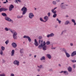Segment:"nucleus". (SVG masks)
Listing matches in <instances>:
<instances>
[{
    "mask_svg": "<svg viewBox=\"0 0 76 76\" xmlns=\"http://www.w3.org/2000/svg\"><path fill=\"white\" fill-rule=\"evenodd\" d=\"M9 30L10 32L13 34V38H14V39H17V35H18L17 32L14 30L11 29V28H9Z\"/></svg>",
    "mask_w": 76,
    "mask_h": 76,
    "instance_id": "1",
    "label": "nucleus"
},
{
    "mask_svg": "<svg viewBox=\"0 0 76 76\" xmlns=\"http://www.w3.org/2000/svg\"><path fill=\"white\" fill-rule=\"evenodd\" d=\"M39 43L40 45L38 46V48L39 49H41L43 47V46H44L42 45V40L39 39Z\"/></svg>",
    "mask_w": 76,
    "mask_h": 76,
    "instance_id": "2",
    "label": "nucleus"
},
{
    "mask_svg": "<svg viewBox=\"0 0 76 76\" xmlns=\"http://www.w3.org/2000/svg\"><path fill=\"white\" fill-rule=\"evenodd\" d=\"M21 11H23L22 15H25L26 12H27V8L25 7H23L21 9Z\"/></svg>",
    "mask_w": 76,
    "mask_h": 76,
    "instance_id": "3",
    "label": "nucleus"
},
{
    "mask_svg": "<svg viewBox=\"0 0 76 76\" xmlns=\"http://www.w3.org/2000/svg\"><path fill=\"white\" fill-rule=\"evenodd\" d=\"M23 38H27L29 42H31L32 41V40H31V38L28 36L25 35L23 37Z\"/></svg>",
    "mask_w": 76,
    "mask_h": 76,
    "instance_id": "4",
    "label": "nucleus"
},
{
    "mask_svg": "<svg viewBox=\"0 0 76 76\" xmlns=\"http://www.w3.org/2000/svg\"><path fill=\"white\" fill-rule=\"evenodd\" d=\"M60 7L62 9H66V7L65 6V4L64 3H62L60 5Z\"/></svg>",
    "mask_w": 76,
    "mask_h": 76,
    "instance_id": "5",
    "label": "nucleus"
},
{
    "mask_svg": "<svg viewBox=\"0 0 76 76\" xmlns=\"http://www.w3.org/2000/svg\"><path fill=\"white\" fill-rule=\"evenodd\" d=\"M13 64L14 65L16 66H19V61L15 60L13 62Z\"/></svg>",
    "mask_w": 76,
    "mask_h": 76,
    "instance_id": "6",
    "label": "nucleus"
},
{
    "mask_svg": "<svg viewBox=\"0 0 76 76\" xmlns=\"http://www.w3.org/2000/svg\"><path fill=\"white\" fill-rule=\"evenodd\" d=\"M29 17L30 19H32L34 17V15L32 13H30L29 14Z\"/></svg>",
    "mask_w": 76,
    "mask_h": 76,
    "instance_id": "7",
    "label": "nucleus"
},
{
    "mask_svg": "<svg viewBox=\"0 0 76 76\" xmlns=\"http://www.w3.org/2000/svg\"><path fill=\"white\" fill-rule=\"evenodd\" d=\"M14 8V6L13 5H10L9 7V11H12V9H13Z\"/></svg>",
    "mask_w": 76,
    "mask_h": 76,
    "instance_id": "8",
    "label": "nucleus"
},
{
    "mask_svg": "<svg viewBox=\"0 0 76 76\" xmlns=\"http://www.w3.org/2000/svg\"><path fill=\"white\" fill-rule=\"evenodd\" d=\"M34 44L36 47H38V46L39 44H38V42H37V39H34Z\"/></svg>",
    "mask_w": 76,
    "mask_h": 76,
    "instance_id": "9",
    "label": "nucleus"
},
{
    "mask_svg": "<svg viewBox=\"0 0 76 76\" xmlns=\"http://www.w3.org/2000/svg\"><path fill=\"white\" fill-rule=\"evenodd\" d=\"M12 45L13 48H16L17 47V44L15 42L12 43Z\"/></svg>",
    "mask_w": 76,
    "mask_h": 76,
    "instance_id": "10",
    "label": "nucleus"
},
{
    "mask_svg": "<svg viewBox=\"0 0 76 76\" xmlns=\"http://www.w3.org/2000/svg\"><path fill=\"white\" fill-rule=\"evenodd\" d=\"M76 55V51H74L71 54V57H73Z\"/></svg>",
    "mask_w": 76,
    "mask_h": 76,
    "instance_id": "11",
    "label": "nucleus"
},
{
    "mask_svg": "<svg viewBox=\"0 0 76 76\" xmlns=\"http://www.w3.org/2000/svg\"><path fill=\"white\" fill-rule=\"evenodd\" d=\"M44 19L45 20V22H46L47 21H48V16H45L44 17Z\"/></svg>",
    "mask_w": 76,
    "mask_h": 76,
    "instance_id": "12",
    "label": "nucleus"
},
{
    "mask_svg": "<svg viewBox=\"0 0 76 76\" xmlns=\"http://www.w3.org/2000/svg\"><path fill=\"white\" fill-rule=\"evenodd\" d=\"M46 57H47V58H48L49 59H51V55L50 54H47L46 55Z\"/></svg>",
    "mask_w": 76,
    "mask_h": 76,
    "instance_id": "13",
    "label": "nucleus"
},
{
    "mask_svg": "<svg viewBox=\"0 0 76 76\" xmlns=\"http://www.w3.org/2000/svg\"><path fill=\"white\" fill-rule=\"evenodd\" d=\"M65 54L66 55V57H67L68 58H69L70 57V54L69 53H67V52L65 53Z\"/></svg>",
    "mask_w": 76,
    "mask_h": 76,
    "instance_id": "14",
    "label": "nucleus"
},
{
    "mask_svg": "<svg viewBox=\"0 0 76 76\" xmlns=\"http://www.w3.org/2000/svg\"><path fill=\"white\" fill-rule=\"evenodd\" d=\"M15 55V50H12L11 51V56H14Z\"/></svg>",
    "mask_w": 76,
    "mask_h": 76,
    "instance_id": "15",
    "label": "nucleus"
},
{
    "mask_svg": "<svg viewBox=\"0 0 76 76\" xmlns=\"http://www.w3.org/2000/svg\"><path fill=\"white\" fill-rule=\"evenodd\" d=\"M68 70L69 72H71L72 71V68L70 66H69L68 68Z\"/></svg>",
    "mask_w": 76,
    "mask_h": 76,
    "instance_id": "16",
    "label": "nucleus"
},
{
    "mask_svg": "<svg viewBox=\"0 0 76 76\" xmlns=\"http://www.w3.org/2000/svg\"><path fill=\"white\" fill-rule=\"evenodd\" d=\"M63 74L65 75H69V72L67 71H64Z\"/></svg>",
    "mask_w": 76,
    "mask_h": 76,
    "instance_id": "17",
    "label": "nucleus"
},
{
    "mask_svg": "<svg viewBox=\"0 0 76 76\" xmlns=\"http://www.w3.org/2000/svg\"><path fill=\"white\" fill-rule=\"evenodd\" d=\"M71 21L72 22H73L74 23V25L75 26L76 25V23L75 20L74 19H72L71 20Z\"/></svg>",
    "mask_w": 76,
    "mask_h": 76,
    "instance_id": "18",
    "label": "nucleus"
},
{
    "mask_svg": "<svg viewBox=\"0 0 76 76\" xmlns=\"http://www.w3.org/2000/svg\"><path fill=\"white\" fill-rule=\"evenodd\" d=\"M69 23H70V21L69 20H67L65 22L64 24L67 25Z\"/></svg>",
    "mask_w": 76,
    "mask_h": 76,
    "instance_id": "19",
    "label": "nucleus"
},
{
    "mask_svg": "<svg viewBox=\"0 0 76 76\" xmlns=\"http://www.w3.org/2000/svg\"><path fill=\"white\" fill-rule=\"evenodd\" d=\"M5 19L6 20H7V21H9V22L10 20V18L8 17H6L5 18Z\"/></svg>",
    "mask_w": 76,
    "mask_h": 76,
    "instance_id": "20",
    "label": "nucleus"
},
{
    "mask_svg": "<svg viewBox=\"0 0 76 76\" xmlns=\"http://www.w3.org/2000/svg\"><path fill=\"white\" fill-rule=\"evenodd\" d=\"M1 14V15H2V16H4V17H6V16H7V15L6 14V13H2Z\"/></svg>",
    "mask_w": 76,
    "mask_h": 76,
    "instance_id": "21",
    "label": "nucleus"
},
{
    "mask_svg": "<svg viewBox=\"0 0 76 76\" xmlns=\"http://www.w3.org/2000/svg\"><path fill=\"white\" fill-rule=\"evenodd\" d=\"M45 60V57L44 56H42L40 59V60Z\"/></svg>",
    "mask_w": 76,
    "mask_h": 76,
    "instance_id": "22",
    "label": "nucleus"
},
{
    "mask_svg": "<svg viewBox=\"0 0 76 76\" xmlns=\"http://www.w3.org/2000/svg\"><path fill=\"white\" fill-rule=\"evenodd\" d=\"M37 67H38L39 68V69H41L42 68H43V65H41L39 66H38Z\"/></svg>",
    "mask_w": 76,
    "mask_h": 76,
    "instance_id": "23",
    "label": "nucleus"
},
{
    "mask_svg": "<svg viewBox=\"0 0 76 76\" xmlns=\"http://www.w3.org/2000/svg\"><path fill=\"white\" fill-rule=\"evenodd\" d=\"M61 50H62V51H64L65 53H66L67 52V50L64 48H63L62 49H61Z\"/></svg>",
    "mask_w": 76,
    "mask_h": 76,
    "instance_id": "24",
    "label": "nucleus"
},
{
    "mask_svg": "<svg viewBox=\"0 0 76 76\" xmlns=\"http://www.w3.org/2000/svg\"><path fill=\"white\" fill-rule=\"evenodd\" d=\"M52 4L53 5H56L57 4V2L56 1H52Z\"/></svg>",
    "mask_w": 76,
    "mask_h": 76,
    "instance_id": "25",
    "label": "nucleus"
},
{
    "mask_svg": "<svg viewBox=\"0 0 76 76\" xmlns=\"http://www.w3.org/2000/svg\"><path fill=\"white\" fill-rule=\"evenodd\" d=\"M56 21H58V22L59 24H60L61 23V20H59V19H58V18H56Z\"/></svg>",
    "mask_w": 76,
    "mask_h": 76,
    "instance_id": "26",
    "label": "nucleus"
},
{
    "mask_svg": "<svg viewBox=\"0 0 76 76\" xmlns=\"http://www.w3.org/2000/svg\"><path fill=\"white\" fill-rule=\"evenodd\" d=\"M51 12L52 13H53V14H56V13H57V11L56 10H51Z\"/></svg>",
    "mask_w": 76,
    "mask_h": 76,
    "instance_id": "27",
    "label": "nucleus"
},
{
    "mask_svg": "<svg viewBox=\"0 0 76 76\" xmlns=\"http://www.w3.org/2000/svg\"><path fill=\"white\" fill-rule=\"evenodd\" d=\"M23 17V15H18L17 16V18H18V19H20V18H22Z\"/></svg>",
    "mask_w": 76,
    "mask_h": 76,
    "instance_id": "28",
    "label": "nucleus"
},
{
    "mask_svg": "<svg viewBox=\"0 0 76 76\" xmlns=\"http://www.w3.org/2000/svg\"><path fill=\"white\" fill-rule=\"evenodd\" d=\"M20 52L21 54H23V49H20Z\"/></svg>",
    "mask_w": 76,
    "mask_h": 76,
    "instance_id": "29",
    "label": "nucleus"
},
{
    "mask_svg": "<svg viewBox=\"0 0 76 76\" xmlns=\"http://www.w3.org/2000/svg\"><path fill=\"white\" fill-rule=\"evenodd\" d=\"M43 50H44V51H45L47 50V47H46V46L43 47Z\"/></svg>",
    "mask_w": 76,
    "mask_h": 76,
    "instance_id": "30",
    "label": "nucleus"
},
{
    "mask_svg": "<svg viewBox=\"0 0 76 76\" xmlns=\"http://www.w3.org/2000/svg\"><path fill=\"white\" fill-rule=\"evenodd\" d=\"M1 48L2 51H4L5 50V47L3 46L1 47Z\"/></svg>",
    "mask_w": 76,
    "mask_h": 76,
    "instance_id": "31",
    "label": "nucleus"
},
{
    "mask_svg": "<svg viewBox=\"0 0 76 76\" xmlns=\"http://www.w3.org/2000/svg\"><path fill=\"white\" fill-rule=\"evenodd\" d=\"M0 54L1 56H3V51L1 50H0Z\"/></svg>",
    "mask_w": 76,
    "mask_h": 76,
    "instance_id": "32",
    "label": "nucleus"
},
{
    "mask_svg": "<svg viewBox=\"0 0 76 76\" xmlns=\"http://www.w3.org/2000/svg\"><path fill=\"white\" fill-rule=\"evenodd\" d=\"M50 35L51 37H54V34L53 33H51L50 34Z\"/></svg>",
    "mask_w": 76,
    "mask_h": 76,
    "instance_id": "33",
    "label": "nucleus"
},
{
    "mask_svg": "<svg viewBox=\"0 0 76 76\" xmlns=\"http://www.w3.org/2000/svg\"><path fill=\"white\" fill-rule=\"evenodd\" d=\"M40 20L41 22H45V21L43 19H42V18H40Z\"/></svg>",
    "mask_w": 76,
    "mask_h": 76,
    "instance_id": "34",
    "label": "nucleus"
},
{
    "mask_svg": "<svg viewBox=\"0 0 76 76\" xmlns=\"http://www.w3.org/2000/svg\"><path fill=\"white\" fill-rule=\"evenodd\" d=\"M8 9L7 8H5L3 7V11H4V12H6V11H7Z\"/></svg>",
    "mask_w": 76,
    "mask_h": 76,
    "instance_id": "35",
    "label": "nucleus"
},
{
    "mask_svg": "<svg viewBox=\"0 0 76 76\" xmlns=\"http://www.w3.org/2000/svg\"><path fill=\"white\" fill-rule=\"evenodd\" d=\"M9 40H7L5 42V43L6 44V45H7L9 43Z\"/></svg>",
    "mask_w": 76,
    "mask_h": 76,
    "instance_id": "36",
    "label": "nucleus"
},
{
    "mask_svg": "<svg viewBox=\"0 0 76 76\" xmlns=\"http://www.w3.org/2000/svg\"><path fill=\"white\" fill-rule=\"evenodd\" d=\"M71 61L72 63H75L76 62V60H71Z\"/></svg>",
    "mask_w": 76,
    "mask_h": 76,
    "instance_id": "37",
    "label": "nucleus"
},
{
    "mask_svg": "<svg viewBox=\"0 0 76 76\" xmlns=\"http://www.w3.org/2000/svg\"><path fill=\"white\" fill-rule=\"evenodd\" d=\"M4 29L6 31H9V29H8V28H7V27L5 28H4Z\"/></svg>",
    "mask_w": 76,
    "mask_h": 76,
    "instance_id": "38",
    "label": "nucleus"
},
{
    "mask_svg": "<svg viewBox=\"0 0 76 76\" xmlns=\"http://www.w3.org/2000/svg\"><path fill=\"white\" fill-rule=\"evenodd\" d=\"M48 17H50V16H51V13L50 12H49L48 13Z\"/></svg>",
    "mask_w": 76,
    "mask_h": 76,
    "instance_id": "39",
    "label": "nucleus"
},
{
    "mask_svg": "<svg viewBox=\"0 0 76 76\" xmlns=\"http://www.w3.org/2000/svg\"><path fill=\"white\" fill-rule=\"evenodd\" d=\"M57 16V14H55L53 15V18H56Z\"/></svg>",
    "mask_w": 76,
    "mask_h": 76,
    "instance_id": "40",
    "label": "nucleus"
},
{
    "mask_svg": "<svg viewBox=\"0 0 76 76\" xmlns=\"http://www.w3.org/2000/svg\"><path fill=\"white\" fill-rule=\"evenodd\" d=\"M2 11H3V7L0 8V12H2Z\"/></svg>",
    "mask_w": 76,
    "mask_h": 76,
    "instance_id": "41",
    "label": "nucleus"
},
{
    "mask_svg": "<svg viewBox=\"0 0 76 76\" xmlns=\"http://www.w3.org/2000/svg\"><path fill=\"white\" fill-rule=\"evenodd\" d=\"M46 44L47 45H50V42L49 41H48L46 42Z\"/></svg>",
    "mask_w": 76,
    "mask_h": 76,
    "instance_id": "42",
    "label": "nucleus"
},
{
    "mask_svg": "<svg viewBox=\"0 0 76 76\" xmlns=\"http://www.w3.org/2000/svg\"><path fill=\"white\" fill-rule=\"evenodd\" d=\"M0 76H6V75H5V74L3 73L0 74Z\"/></svg>",
    "mask_w": 76,
    "mask_h": 76,
    "instance_id": "43",
    "label": "nucleus"
},
{
    "mask_svg": "<svg viewBox=\"0 0 76 76\" xmlns=\"http://www.w3.org/2000/svg\"><path fill=\"white\" fill-rule=\"evenodd\" d=\"M41 69L40 68H39L38 69H37V71L38 72H40L41 71Z\"/></svg>",
    "mask_w": 76,
    "mask_h": 76,
    "instance_id": "44",
    "label": "nucleus"
},
{
    "mask_svg": "<svg viewBox=\"0 0 76 76\" xmlns=\"http://www.w3.org/2000/svg\"><path fill=\"white\" fill-rule=\"evenodd\" d=\"M42 45L44 46H45V41L43 42V41H42Z\"/></svg>",
    "mask_w": 76,
    "mask_h": 76,
    "instance_id": "45",
    "label": "nucleus"
},
{
    "mask_svg": "<svg viewBox=\"0 0 76 76\" xmlns=\"http://www.w3.org/2000/svg\"><path fill=\"white\" fill-rule=\"evenodd\" d=\"M47 37H48V38H50V37H51V36L50 35V34H49L47 36Z\"/></svg>",
    "mask_w": 76,
    "mask_h": 76,
    "instance_id": "46",
    "label": "nucleus"
},
{
    "mask_svg": "<svg viewBox=\"0 0 76 76\" xmlns=\"http://www.w3.org/2000/svg\"><path fill=\"white\" fill-rule=\"evenodd\" d=\"M72 67L74 69H75L76 68V64H74L72 66Z\"/></svg>",
    "mask_w": 76,
    "mask_h": 76,
    "instance_id": "47",
    "label": "nucleus"
},
{
    "mask_svg": "<svg viewBox=\"0 0 76 76\" xmlns=\"http://www.w3.org/2000/svg\"><path fill=\"white\" fill-rule=\"evenodd\" d=\"M64 32H65V30L62 31L61 33V35H63Z\"/></svg>",
    "mask_w": 76,
    "mask_h": 76,
    "instance_id": "48",
    "label": "nucleus"
},
{
    "mask_svg": "<svg viewBox=\"0 0 76 76\" xmlns=\"http://www.w3.org/2000/svg\"><path fill=\"white\" fill-rule=\"evenodd\" d=\"M9 22H11L12 23H13V20H12L11 19H10V20Z\"/></svg>",
    "mask_w": 76,
    "mask_h": 76,
    "instance_id": "49",
    "label": "nucleus"
},
{
    "mask_svg": "<svg viewBox=\"0 0 76 76\" xmlns=\"http://www.w3.org/2000/svg\"><path fill=\"white\" fill-rule=\"evenodd\" d=\"M10 76H15V75L13 73H11L10 74Z\"/></svg>",
    "mask_w": 76,
    "mask_h": 76,
    "instance_id": "50",
    "label": "nucleus"
},
{
    "mask_svg": "<svg viewBox=\"0 0 76 76\" xmlns=\"http://www.w3.org/2000/svg\"><path fill=\"white\" fill-rule=\"evenodd\" d=\"M6 62V61L4 59H2V63H5Z\"/></svg>",
    "mask_w": 76,
    "mask_h": 76,
    "instance_id": "51",
    "label": "nucleus"
},
{
    "mask_svg": "<svg viewBox=\"0 0 76 76\" xmlns=\"http://www.w3.org/2000/svg\"><path fill=\"white\" fill-rule=\"evenodd\" d=\"M57 7H56L54 8V9H52V10H56V9H57Z\"/></svg>",
    "mask_w": 76,
    "mask_h": 76,
    "instance_id": "52",
    "label": "nucleus"
},
{
    "mask_svg": "<svg viewBox=\"0 0 76 76\" xmlns=\"http://www.w3.org/2000/svg\"><path fill=\"white\" fill-rule=\"evenodd\" d=\"M51 48V49H56V48L55 47L53 48V45H52Z\"/></svg>",
    "mask_w": 76,
    "mask_h": 76,
    "instance_id": "53",
    "label": "nucleus"
},
{
    "mask_svg": "<svg viewBox=\"0 0 76 76\" xmlns=\"http://www.w3.org/2000/svg\"><path fill=\"white\" fill-rule=\"evenodd\" d=\"M49 71H50V72H53V69H50L49 70Z\"/></svg>",
    "mask_w": 76,
    "mask_h": 76,
    "instance_id": "54",
    "label": "nucleus"
},
{
    "mask_svg": "<svg viewBox=\"0 0 76 76\" xmlns=\"http://www.w3.org/2000/svg\"><path fill=\"white\" fill-rule=\"evenodd\" d=\"M42 36H40L39 37V39H42Z\"/></svg>",
    "mask_w": 76,
    "mask_h": 76,
    "instance_id": "55",
    "label": "nucleus"
},
{
    "mask_svg": "<svg viewBox=\"0 0 76 76\" xmlns=\"http://www.w3.org/2000/svg\"><path fill=\"white\" fill-rule=\"evenodd\" d=\"M15 3H17V4H18V0H16L15 1Z\"/></svg>",
    "mask_w": 76,
    "mask_h": 76,
    "instance_id": "56",
    "label": "nucleus"
},
{
    "mask_svg": "<svg viewBox=\"0 0 76 76\" xmlns=\"http://www.w3.org/2000/svg\"><path fill=\"white\" fill-rule=\"evenodd\" d=\"M59 73H64V71H61V72H59Z\"/></svg>",
    "mask_w": 76,
    "mask_h": 76,
    "instance_id": "57",
    "label": "nucleus"
},
{
    "mask_svg": "<svg viewBox=\"0 0 76 76\" xmlns=\"http://www.w3.org/2000/svg\"><path fill=\"white\" fill-rule=\"evenodd\" d=\"M58 27V25H56L55 26V28H57Z\"/></svg>",
    "mask_w": 76,
    "mask_h": 76,
    "instance_id": "58",
    "label": "nucleus"
},
{
    "mask_svg": "<svg viewBox=\"0 0 76 76\" xmlns=\"http://www.w3.org/2000/svg\"><path fill=\"white\" fill-rule=\"evenodd\" d=\"M70 45L71 46H73V43H70Z\"/></svg>",
    "mask_w": 76,
    "mask_h": 76,
    "instance_id": "59",
    "label": "nucleus"
},
{
    "mask_svg": "<svg viewBox=\"0 0 76 76\" xmlns=\"http://www.w3.org/2000/svg\"><path fill=\"white\" fill-rule=\"evenodd\" d=\"M60 0H56L57 2H60Z\"/></svg>",
    "mask_w": 76,
    "mask_h": 76,
    "instance_id": "60",
    "label": "nucleus"
},
{
    "mask_svg": "<svg viewBox=\"0 0 76 76\" xmlns=\"http://www.w3.org/2000/svg\"><path fill=\"white\" fill-rule=\"evenodd\" d=\"M65 17H66V18H69V15H66L65 16Z\"/></svg>",
    "mask_w": 76,
    "mask_h": 76,
    "instance_id": "61",
    "label": "nucleus"
},
{
    "mask_svg": "<svg viewBox=\"0 0 76 76\" xmlns=\"http://www.w3.org/2000/svg\"><path fill=\"white\" fill-rule=\"evenodd\" d=\"M36 57H37V55H35L34 56V58H36Z\"/></svg>",
    "mask_w": 76,
    "mask_h": 76,
    "instance_id": "62",
    "label": "nucleus"
},
{
    "mask_svg": "<svg viewBox=\"0 0 76 76\" xmlns=\"http://www.w3.org/2000/svg\"><path fill=\"white\" fill-rule=\"evenodd\" d=\"M58 66H59L60 67H61V64H58Z\"/></svg>",
    "mask_w": 76,
    "mask_h": 76,
    "instance_id": "63",
    "label": "nucleus"
},
{
    "mask_svg": "<svg viewBox=\"0 0 76 76\" xmlns=\"http://www.w3.org/2000/svg\"><path fill=\"white\" fill-rule=\"evenodd\" d=\"M7 2H3V3H4V4H6V3Z\"/></svg>",
    "mask_w": 76,
    "mask_h": 76,
    "instance_id": "64",
    "label": "nucleus"
}]
</instances>
